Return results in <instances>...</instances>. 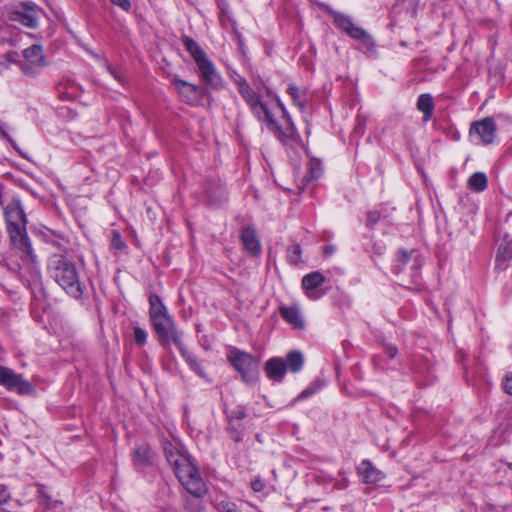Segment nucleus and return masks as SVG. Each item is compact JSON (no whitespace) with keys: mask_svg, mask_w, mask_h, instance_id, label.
<instances>
[{"mask_svg":"<svg viewBox=\"0 0 512 512\" xmlns=\"http://www.w3.org/2000/svg\"><path fill=\"white\" fill-rule=\"evenodd\" d=\"M237 86L253 114L279 141L284 145H293L297 142V132L291 118L275 94L266 89L268 99L263 101L259 93H256L243 78L237 81Z\"/></svg>","mask_w":512,"mask_h":512,"instance_id":"obj_1","label":"nucleus"},{"mask_svg":"<svg viewBox=\"0 0 512 512\" xmlns=\"http://www.w3.org/2000/svg\"><path fill=\"white\" fill-rule=\"evenodd\" d=\"M163 449L182 486L193 496L201 497L206 492V485L192 459L174 443L164 442Z\"/></svg>","mask_w":512,"mask_h":512,"instance_id":"obj_2","label":"nucleus"},{"mask_svg":"<svg viewBox=\"0 0 512 512\" xmlns=\"http://www.w3.org/2000/svg\"><path fill=\"white\" fill-rule=\"evenodd\" d=\"M4 217L11 245L26 256H32V244L27 235V220L21 203L13 199L4 207Z\"/></svg>","mask_w":512,"mask_h":512,"instance_id":"obj_3","label":"nucleus"},{"mask_svg":"<svg viewBox=\"0 0 512 512\" xmlns=\"http://www.w3.org/2000/svg\"><path fill=\"white\" fill-rule=\"evenodd\" d=\"M183 43L194 59L203 81L212 88H220L222 85V78L217 72L213 62L207 57L200 45L189 37H185L183 39Z\"/></svg>","mask_w":512,"mask_h":512,"instance_id":"obj_4","label":"nucleus"},{"mask_svg":"<svg viewBox=\"0 0 512 512\" xmlns=\"http://www.w3.org/2000/svg\"><path fill=\"white\" fill-rule=\"evenodd\" d=\"M183 43L194 59L203 81L212 88H220L222 85V78L217 72L213 62L207 57L200 45L189 37H185L183 39Z\"/></svg>","mask_w":512,"mask_h":512,"instance_id":"obj_5","label":"nucleus"},{"mask_svg":"<svg viewBox=\"0 0 512 512\" xmlns=\"http://www.w3.org/2000/svg\"><path fill=\"white\" fill-rule=\"evenodd\" d=\"M52 274L56 282L71 297L78 299L83 290L79 281L75 264L68 258H59L52 264Z\"/></svg>","mask_w":512,"mask_h":512,"instance_id":"obj_6","label":"nucleus"},{"mask_svg":"<svg viewBox=\"0 0 512 512\" xmlns=\"http://www.w3.org/2000/svg\"><path fill=\"white\" fill-rule=\"evenodd\" d=\"M227 358L245 383L253 384L257 381L258 360L253 355L237 348H229Z\"/></svg>","mask_w":512,"mask_h":512,"instance_id":"obj_7","label":"nucleus"},{"mask_svg":"<svg viewBox=\"0 0 512 512\" xmlns=\"http://www.w3.org/2000/svg\"><path fill=\"white\" fill-rule=\"evenodd\" d=\"M23 60L18 62L22 74L26 77L35 78L41 70L47 66L46 58L41 45L34 44L22 52Z\"/></svg>","mask_w":512,"mask_h":512,"instance_id":"obj_8","label":"nucleus"},{"mask_svg":"<svg viewBox=\"0 0 512 512\" xmlns=\"http://www.w3.org/2000/svg\"><path fill=\"white\" fill-rule=\"evenodd\" d=\"M0 385L10 391H16L21 395L34 393L33 385L22 375L15 373L12 369L0 365Z\"/></svg>","mask_w":512,"mask_h":512,"instance_id":"obj_9","label":"nucleus"},{"mask_svg":"<svg viewBox=\"0 0 512 512\" xmlns=\"http://www.w3.org/2000/svg\"><path fill=\"white\" fill-rule=\"evenodd\" d=\"M152 324L161 345L168 346L170 343H174L176 346H180L181 335L169 315L152 321Z\"/></svg>","mask_w":512,"mask_h":512,"instance_id":"obj_10","label":"nucleus"},{"mask_svg":"<svg viewBox=\"0 0 512 512\" xmlns=\"http://www.w3.org/2000/svg\"><path fill=\"white\" fill-rule=\"evenodd\" d=\"M171 81L185 102L190 105H199L201 103L204 95L202 87L184 81L177 76H173Z\"/></svg>","mask_w":512,"mask_h":512,"instance_id":"obj_11","label":"nucleus"},{"mask_svg":"<svg viewBox=\"0 0 512 512\" xmlns=\"http://www.w3.org/2000/svg\"><path fill=\"white\" fill-rule=\"evenodd\" d=\"M496 135V124L491 117L473 122L470 127V136L476 137L482 144L493 143Z\"/></svg>","mask_w":512,"mask_h":512,"instance_id":"obj_12","label":"nucleus"},{"mask_svg":"<svg viewBox=\"0 0 512 512\" xmlns=\"http://www.w3.org/2000/svg\"><path fill=\"white\" fill-rule=\"evenodd\" d=\"M10 19L28 28L38 25L39 11L32 5L23 3L10 12Z\"/></svg>","mask_w":512,"mask_h":512,"instance_id":"obj_13","label":"nucleus"},{"mask_svg":"<svg viewBox=\"0 0 512 512\" xmlns=\"http://www.w3.org/2000/svg\"><path fill=\"white\" fill-rule=\"evenodd\" d=\"M333 19H334L335 25L340 30H342L343 32L348 34L350 37L357 39V40H361L364 43H367L370 40V37L367 34V32L365 30H363L362 28L356 26L352 22V20L349 16L341 14V13H334Z\"/></svg>","mask_w":512,"mask_h":512,"instance_id":"obj_14","label":"nucleus"},{"mask_svg":"<svg viewBox=\"0 0 512 512\" xmlns=\"http://www.w3.org/2000/svg\"><path fill=\"white\" fill-rule=\"evenodd\" d=\"M324 281V275H322L320 272H312L303 277L302 287L310 299H317L324 294L318 290Z\"/></svg>","mask_w":512,"mask_h":512,"instance_id":"obj_15","label":"nucleus"},{"mask_svg":"<svg viewBox=\"0 0 512 512\" xmlns=\"http://www.w3.org/2000/svg\"><path fill=\"white\" fill-rule=\"evenodd\" d=\"M357 471L359 476L362 478V481L367 484L378 485L385 478L383 472L373 466V464L368 460L362 461L358 466Z\"/></svg>","mask_w":512,"mask_h":512,"instance_id":"obj_16","label":"nucleus"},{"mask_svg":"<svg viewBox=\"0 0 512 512\" xmlns=\"http://www.w3.org/2000/svg\"><path fill=\"white\" fill-rule=\"evenodd\" d=\"M265 372L269 379L281 381L286 373L285 362L280 358H271L266 362Z\"/></svg>","mask_w":512,"mask_h":512,"instance_id":"obj_17","label":"nucleus"},{"mask_svg":"<svg viewBox=\"0 0 512 512\" xmlns=\"http://www.w3.org/2000/svg\"><path fill=\"white\" fill-rule=\"evenodd\" d=\"M243 246L247 252L257 255L261 252L260 242L254 229L247 227L242 230L241 234Z\"/></svg>","mask_w":512,"mask_h":512,"instance_id":"obj_18","label":"nucleus"},{"mask_svg":"<svg viewBox=\"0 0 512 512\" xmlns=\"http://www.w3.org/2000/svg\"><path fill=\"white\" fill-rule=\"evenodd\" d=\"M417 109L423 113V120L429 121L433 116L434 102L429 93L421 94L417 99Z\"/></svg>","mask_w":512,"mask_h":512,"instance_id":"obj_19","label":"nucleus"},{"mask_svg":"<svg viewBox=\"0 0 512 512\" xmlns=\"http://www.w3.org/2000/svg\"><path fill=\"white\" fill-rule=\"evenodd\" d=\"M467 186L474 192H483L488 187V178L483 172H475L469 177Z\"/></svg>","mask_w":512,"mask_h":512,"instance_id":"obj_20","label":"nucleus"},{"mask_svg":"<svg viewBox=\"0 0 512 512\" xmlns=\"http://www.w3.org/2000/svg\"><path fill=\"white\" fill-rule=\"evenodd\" d=\"M150 303V319L151 321L168 315L166 307L162 304L161 299L157 295H151L149 298Z\"/></svg>","mask_w":512,"mask_h":512,"instance_id":"obj_21","label":"nucleus"},{"mask_svg":"<svg viewBox=\"0 0 512 512\" xmlns=\"http://www.w3.org/2000/svg\"><path fill=\"white\" fill-rule=\"evenodd\" d=\"M287 93L291 97L294 105L303 111L307 100L306 92L304 90H300L297 86L290 84L287 88Z\"/></svg>","mask_w":512,"mask_h":512,"instance_id":"obj_22","label":"nucleus"},{"mask_svg":"<svg viewBox=\"0 0 512 512\" xmlns=\"http://www.w3.org/2000/svg\"><path fill=\"white\" fill-rule=\"evenodd\" d=\"M281 314L283 318L294 327L301 328L304 324L299 310L295 307L282 308Z\"/></svg>","mask_w":512,"mask_h":512,"instance_id":"obj_23","label":"nucleus"},{"mask_svg":"<svg viewBox=\"0 0 512 512\" xmlns=\"http://www.w3.org/2000/svg\"><path fill=\"white\" fill-rule=\"evenodd\" d=\"M206 193L212 203L223 201L226 195L225 188L217 182H211V185L207 188Z\"/></svg>","mask_w":512,"mask_h":512,"instance_id":"obj_24","label":"nucleus"},{"mask_svg":"<svg viewBox=\"0 0 512 512\" xmlns=\"http://www.w3.org/2000/svg\"><path fill=\"white\" fill-rule=\"evenodd\" d=\"M152 459V451L148 445H141L134 451V462L139 465L149 464Z\"/></svg>","mask_w":512,"mask_h":512,"instance_id":"obj_25","label":"nucleus"},{"mask_svg":"<svg viewBox=\"0 0 512 512\" xmlns=\"http://www.w3.org/2000/svg\"><path fill=\"white\" fill-rule=\"evenodd\" d=\"M182 354V356L184 357V359L186 360V362L189 364V366L191 367V369L193 371H195L198 375L200 376H204V370L202 368V366L200 365V363L197 361V359L194 357V355H192L191 353H189L185 347L183 346V344L181 343L180 346H177Z\"/></svg>","mask_w":512,"mask_h":512,"instance_id":"obj_26","label":"nucleus"},{"mask_svg":"<svg viewBox=\"0 0 512 512\" xmlns=\"http://www.w3.org/2000/svg\"><path fill=\"white\" fill-rule=\"evenodd\" d=\"M287 364L291 371H299L303 366V355L297 351L290 352L287 355Z\"/></svg>","mask_w":512,"mask_h":512,"instance_id":"obj_27","label":"nucleus"},{"mask_svg":"<svg viewBox=\"0 0 512 512\" xmlns=\"http://www.w3.org/2000/svg\"><path fill=\"white\" fill-rule=\"evenodd\" d=\"M322 166L319 161H311L306 174L307 181H313L318 179L322 174Z\"/></svg>","mask_w":512,"mask_h":512,"instance_id":"obj_28","label":"nucleus"},{"mask_svg":"<svg viewBox=\"0 0 512 512\" xmlns=\"http://www.w3.org/2000/svg\"><path fill=\"white\" fill-rule=\"evenodd\" d=\"M244 430H245V428L241 423H236V424L230 423L229 424V428H228L229 435L236 443H239L242 441L243 435H244Z\"/></svg>","mask_w":512,"mask_h":512,"instance_id":"obj_29","label":"nucleus"},{"mask_svg":"<svg viewBox=\"0 0 512 512\" xmlns=\"http://www.w3.org/2000/svg\"><path fill=\"white\" fill-rule=\"evenodd\" d=\"M111 245L112 247L118 249L120 252H125V242L123 241L120 233L117 231H112L111 233Z\"/></svg>","mask_w":512,"mask_h":512,"instance_id":"obj_30","label":"nucleus"},{"mask_svg":"<svg viewBox=\"0 0 512 512\" xmlns=\"http://www.w3.org/2000/svg\"><path fill=\"white\" fill-rule=\"evenodd\" d=\"M246 416L245 410L242 407H238L232 410L229 414V422L232 424L240 423V421Z\"/></svg>","mask_w":512,"mask_h":512,"instance_id":"obj_31","label":"nucleus"},{"mask_svg":"<svg viewBox=\"0 0 512 512\" xmlns=\"http://www.w3.org/2000/svg\"><path fill=\"white\" fill-rule=\"evenodd\" d=\"M497 256H512V243L503 240L499 244Z\"/></svg>","mask_w":512,"mask_h":512,"instance_id":"obj_32","label":"nucleus"},{"mask_svg":"<svg viewBox=\"0 0 512 512\" xmlns=\"http://www.w3.org/2000/svg\"><path fill=\"white\" fill-rule=\"evenodd\" d=\"M134 340H135L136 344L144 345L147 340L146 332L140 327H135L134 328Z\"/></svg>","mask_w":512,"mask_h":512,"instance_id":"obj_33","label":"nucleus"},{"mask_svg":"<svg viewBox=\"0 0 512 512\" xmlns=\"http://www.w3.org/2000/svg\"><path fill=\"white\" fill-rule=\"evenodd\" d=\"M380 218H381V214H380V212H379V211H377V210H371V211H369V212L367 213V219H366V221H367V225H368V226H373V225H375L376 223H378V222H379Z\"/></svg>","mask_w":512,"mask_h":512,"instance_id":"obj_34","label":"nucleus"},{"mask_svg":"<svg viewBox=\"0 0 512 512\" xmlns=\"http://www.w3.org/2000/svg\"><path fill=\"white\" fill-rule=\"evenodd\" d=\"M111 2L120 8H122L124 11H128L131 7V3L129 0H111Z\"/></svg>","mask_w":512,"mask_h":512,"instance_id":"obj_35","label":"nucleus"},{"mask_svg":"<svg viewBox=\"0 0 512 512\" xmlns=\"http://www.w3.org/2000/svg\"><path fill=\"white\" fill-rule=\"evenodd\" d=\"M505 391L512 395V374H508L503 383Z\"/></svg>","mask_w":512,"mask_h":512,"instance_id":"obj_36","label":"nucleus"},{"mask_svg":"<svg viewBox=\"0 0 512 512\" xmlns=\"http://www.w3.org/2000/svg\"><path fill=\"white\" fill-rule=\"evenodd\" d=\"M107 71L120 83H124L122 76L110 65H106Z\"/></svg>","mask_w":512,"mask_h":512,"instance_id":"obj_37","label":"nucleus"},{"mask_svg":"<svg viewBox=\"0 0 512 512\" xmlns=\"http://www.w3.org/2000/svg\"><path fill=\"white\" fill-rule=\"evenodd\" d=\"M10 500V494L4 487L0 488V505L7 503Z\"/></svg>","mask_w":512,"mask_h":512,"instance_id":"obj_38","label":"nucleus"},{"mask_svg":"<svg viewBox=\"0 0 512 512\" xmlns=\"http://www.w3.org/2000/svg\"><path fill=\"white\" fill-rule=\"evenodd\" d=\"M6 59L9 63H16L18 65V62H21V60L18 59V53L17 52H9L6 54Z\"/></svg>","mask_w":512,"mask_h":512,"instance_id":"obj_39","label":"nucleus"},{"mask_svg":"<svg viewBox=\"0 0 512 512\" xmlns=\"http://www.w3.org/2000/svg\"><path fill=\"white\" fill-rule=\"evenodd\" d=\"M251 487L255 492H260L264 488V483L261 480H255L252 482Z\"/></svg>","mask_w":512,"mask_h":512,"instance_id":"obj_40","label":"nucleus"},{"mask_svg":"<svg viewBox=\"0 0 512 512\" xmlns=\"http://www.w3.org/2000/svg\"><path fill=\"white\" fill-rule=\"evenodd\" d=\"M315 392V390L311 389V388H307L305 390L302 391V393L300 394L299 398H306V397H309L311 396L313 393Z\"/></svg>","mask_w":512,"mask_h":512,"instance_id":"obj_41","label":"nucleus"},{"mask_svg":"<svg viewBox=\"0 0 512 512\" xmlns=\"http://www.w3.org/2000/svg\"><path fill=\"white\" fill-rule=\"evenodd\" d=\"M386 350H387L388 355L391 358H394L396 356V354H397V349L395 347H393V346H388L386 348Z\"/></svg>","mask_w":512,"mask_h":512,"instance_id":"obj_42","label":"nucleus"},{"mask_svg":"<svg viewBox=\"0 0 512 512\" xmlns=\"http://www.w3.org/2000/svg\"><path fill=\"white\" fill-rule=\"evenodd\" d=\"M336 252V248L333 245H327L324 247V253L325 254H333Z\"/></svg>","mask_w":512,"mask_h":512,"instance_id":"obj_43","label":"nucleus"},{"mask_svg":"<svg viewBox=\"0 0 512 512\" xmlns=\"http://www.w3.org/2000/svg\"><path fill=\"white\" fill-rule=\"evenodd\" d=\"M507 258H498L497 267H500L504 264Z\"/></svg>","mask_w":512,"mask_h":512,"instance_id":"obj_44","label":"nucleus"},{"mask_svg":"<svg viewBox=\"0 0 512 512\" xmlns=\"http://www.w3.org/2000/svg\"><path fill=\"white\" fill-rule=\"evenodd\" d=\"M347 485H348V482H347V480H346V479H344V480H343V481L338 485V487H339V488H345V487H347Z\"/></svg>","mask_w":512,"mask_h":512,"instance_id":"obj_45","label":"nucleus"},{"mask_svg":"<svg viewBox=\"0 0 512 512\" xmlns=\"http://www.w3.org/2000/svg\"><path fill=\"white\" fill-rule=\"evenodd\" d=\"M301 250L299 246H295L294 254H300Z\"/></svg>","mask_w":512,"mask_h":512,"instance_id":"obj_46","label":"nucleus"},{"mask_svg":"<svg viewBox=\"0 0 512 512\" xmlns=\"http://www.w3.org/2000/svg\"><path fill=\"white\" fill-rule=\"evenodd\" d=\"M2 196H3V191H2V187L0 186V205H3Z\"/></svg>","mask_w":512,"mask_h":512,"instance_id":"obj_47","label":"nucleus"},{"mask_svg":"<svg viewBox=\"0 0 512 512\" xmlns=\"http://www.w3.org/2000/svg\"><path fill=\"white\" fill-rule=\"evenodd\" d=\"M508 467L512 470V462L508 463Z\"/></svg>","mask_w":512,"mask_h":512,"instance_id":"obj_48","label":"nucleus"}]
</instances>
